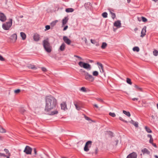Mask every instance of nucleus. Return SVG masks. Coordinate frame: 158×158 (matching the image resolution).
<instances>
[{
  "label": "nucleus",
  "mask_w": 158,
  "mask_h": 158,
  "mask_svg": "<svg viewBox=\"0 0 158 158\" xmlns=\"http://www.w3.org/2000/svg\"><path fill=\"white\" fill-rule=\"evenodd\" d=\"M57 104V101L54 97L51 95L46 96L45 98V111L48 112L55 109Z\"/></svg>",
  "instance_id": "nucleus-1"
},
{
  "label": "nucleus",
  "mask_w": 158,
  "mask_h": 158,
  "mask_svg": "<svg viewBox=\"0 0 158 158\" xmlns=\"http://www.w3.org/2000/svg\"><path fill=\"white\" fill-rule=\"evenodd\" d=\"M43 46L45 51L48 53H50L52 50L50 44L48 42V39L44 40L43 42Z\"/></svg>",
  "instance_id": "nucleus-2"
},
{
  "label": "nucleus",
  "mask_w": 158,
  "mask_h": 158,
  "mask_svg": "<svg viewBox=\"0 0 158 158\" xmlns=\"http://www.w3.org/2000/svg\"><path fill=\"white\" fill-rule=\"evenodd\" d=\"M12 20L11 19H9V21L7 22L2 25V27L4 30H7L9 29L10 28L12 25Z\"/></svg>",
  "instance_id": "nucleus-3"
},
{
  "label": "nucleus",
  "mask_w": 158,
  "mask_h": 158,
  "mask_svg": "<svg viewBox=\"0 0 158 158\" xmlns=\"http://www.w3.org/2000/svg\"><path fill=\"white\" fill-rule=\"evenodd\" d=\"M78 64L81 67L90 70L91 69L90 65L87 63H85L82 61H80L78 63Z\"/></svg>",
  "instance_id": "nucleus-4"
},
{
  "label": "nucleus",
  "mask_w": 158,
  "mask_h": 158,
  "mask_svg": "<svg viewBox=\"0 0 158 158\" xmlns=\"http://www.w3.org/2000/svg\"><path fill=\"white\" fill-rule=\"evenodd\" d=\"M83 72L85 73L84 75L86 80L90 82H93L94 81V78L92 75H90L88 72L85 71H84Z\"/></svg>",
  "instance_id": "nucleus-5"
},
{
  "label": "nucleus",
  "mask_w": 158,
  "mask_h": 158,
  "mask_svg": "<svg viewBox=\"0 0 158 158\" xmlns=\"http://www.w3.org/2000/svg\"><path fill=\"white\" fill-rule=\"evenodd\" d=\"M32 150V148L28 146H26L23 151L27 155L31 154Z\"/></svg>",
  "instance_id": "nucleus-6"
},
{
  "label": "nucleus",
  "mask_w": 158,
  "mask_h": 158,
  "mask_svg": "<svg viewBox=\"0 0 158 158\" xmlns=\"http://www.w3.org/2000/svg\"><path fill=\"white\" fill-rule=\"evenodd\" d=\"M11 42L14 43L16 42L17 39V35L16 33H15L12 35L10 38Z\"/></svg>",
  "instance_id": "nucleus-7"
},
{
  "label": "nucleus",
  "mask_w": 158,
  "mask_h": 158,
  "mask_svg": "<svg viewBox=\"0 0 158 158\" xmlns=\"http://www.w3.org/2000/svg\"><path fill=\"white\" fill-rule=\"evenodd\" d=\"M137 154L134 152L130 154L127 157V158H137Z\"/></svg>",
  "instance_id": "nucleus-8"
},
{
  "label": "nucleus",
  "mask_w": 158,
  "mask_h": 158,
  "mask_svg": "<svg viewBox=\"0 0 158 158\" xmlns=\"http://www.w3.org/2000/svg\"><path fill=\"white\" fill-rule=\"evenodd\" d=\"M63 40L67 44L70 45L71 43V40L68 38L66 36H64L63 37Z\"/></svg>",
  "instance_id": "nucleus-9"
},
{
  "label": "nucleus",
  "mask_w": 158,
  "mask_h": 158,
  "mask_svg": "<svg viewBox=\"0 0 158 158\" xmlns=\"http://www.w3.org/2000/svg\"><path fill=\"white\" fill-rule=\"evenodd\" d=\"M6 17L2 13L0 12V20L2 22H4L6 20Z\"/></svg>",
  "instance_id": "nucleus-10"
},
{
  "label": "nucleus",
  "mask_w": 158,
  "mask_h": 158,
  "mask_svg": "<svg viewBox=\"0 0 158 158\" xmlns=\"http://www.w3.org/2000/svg\"><path fill=\"white\" fill-rule=\"evenodd\" d=\"M146 26H144L143 29H142L141 32V35H140V37H144L146 35Z\"/></svg>",
  "instance_id": "nucleus-11"
},
{
  "label": "nucleus",
  "mask_w": 158,
  "mask_h": 158,
  "mask_svg": "<svg viewBox=\"0 0 158 158\" xmlns=\"http://www.w3.org/2000/svg\"><path fill=\"white\" fill-rule=\"evenodd\" d=\"M141 152L143 155H149L150 154V152L146 148H144L141 150Z\"/></svg>",
  "instance_id": "nucleus-12"
},
{
  "label": "nucleus",
  "mask_w": 158,
  "mask_h": 158,
  "mask_svg": "<svg viewBox=\"0 0 158 158\" xmlns=\"http://www.w3.org/2000/svg\"><path fill=\"white\" fill-rule=\"evenodd\" d=\"M33 38L35 41H38L40 40V35L37 33H35L34 35Z\"/></svg>",
  "instance_id": "nucleus-13"
},
{
  "label": "nucleus",
  "mask_w": 158,
  "mask_h": 158,
  "mask_svg": "<svg viewBox=\"0 0 158 158\" xmlns=\"http://www.w3.org/2000/svg\"><path fill=\"white\" fill-rule=\"evenodd\" d=\"M61 109L63 110H65L67 109V105L65 102H63L60 104Z\"/></svg>",
  "instance_id": "nucleus-14"
},
{
  "label": "nucleus",
  "mask_w": 158,
  "mask_h": 158,
  "mask_svg": "<svg viewBox=\"0 0 158 158\" xmlns=\"http://www.w3.org/2000/svg\"><path fill=\"white\" fill-rule=\"evenodd\" d=\"M114 26L117 27L118 28L121 27V23L120 21L119 20H118L115 21L114 23Z\"/></svg>",
  "instance_id": "nucleus-15"
},
{
  "label": "nucleus",
  "mask_w": 158,
  "mask_h": 158,
  "mask_svg": "<svg viewBox=\"0 0 158 158\" xmlns=\"http://www.w3.org/2000/svg\"><path fill=\"white\" fill-rule=\"evenodd\" d=\"M130 123L133 124L135 127H138V123L137 122H135L133 120H131L130 121Z\"/></svg>",
  "instance_id": "nucleus-16"
},
{
  "label": "nucleus",
  "mask_w": 158,
  "mask_h": 158,
  "mask_svg": "<svg viewBox=\"0 0 158 158\" xmlns=\"http://www.w3.org/2000/svg\"><path fill=\"white\" fill-rule=\"evenodd\" d=\"M68 20V18L67 17H65L62 20V26L64 25L67 22Z\"/></svg>",
  "instance_id": "nucleus-17"
},
{
  "label": "nucleus",
  "mask_w": 158,
  "mask_h": 158,
  "mask_svg": "<svg viewBox=\"0 0 158 158\" xmlns=\"http://www.w3.org/2000/svg\"><path fill=\"white\" fill-rule=\"evenodd\" d=\"M97 64L99 66V69H101V70H102V73H104V71L103 69V66L102 64L101 63L98 62L97 63Z\"/></svg>",
  "instance_id": "nucleus-18"
},
{
  "label": "nucleus",
  "mask_w": 158,
  "mask_h": 158,
  "mask_svg": "<svg viewBox=\"0 0 158 158\" xmlns=\"http://www.w3.org/2000/svg\"><path fill=\"white\" fill-rule=\"evenodd\" d=\"M27 67L29 69H37V68L35 65L31 64H30L28 65Z\"/></svg>",
  "instance_id": "nucleus-19"
},
{
  "label": "nucleus",
  "mask_w": 158,
  "mask_h": 158,
  "mask_svg": "<svg viewBox=\"0 0 158 158\" xmlns=\"http://www.w3.org/2000/svg\"><path fill=\"white\" fill-rule=\"evenodd\" d=\"M65 45L64 43H63L60 48V49L62 51H64L65 48Z\"/></svg>",
  "instance_id": "nucleus-20"
},
{
  "label": "nucleus",
  "mask_w": 158,
  "mask_h": 158,
  "mask_svg": "<svg viewBox=\"0 0 158 158\" xmlns=\"http://www.w3.org/2000/svg\"><path fill=\"white\" fill-rule=\"evenodd\" d=\"M108 10L109 11V12H110V14L111 15L112 18L113 19H114L116 17V15H115V14L114 13L112 12L111 11V10H110V9H109Z\"/></svg>",
  "instance_id": "nucleus-21"
},
{
  "label": "nucleus",
  "mask_w": 158,
  "mask_h": 158,
  "mask_svg": "<svg viewBox=\"0 0 158 158\" xmlns=\"http://www.w3.org/2000/svg\"><path fill=\"white\" fill-rule=\"evenodd\" d=\"M20 35L23 40H24L26 39V36L25 33L23 32H20Z\"/></svg>",
  "instance_id": "nucleus-22"
},
{
  "label": "nucleus",
  "mask_w": 158,
  "mask_h": 158,
  "mask_svg": "<svg viewBox=\"0 0 158 158\" xmlns=\"http://www.w3.org/2000/svg\"><path fill=\"white\" fill-rule=\"evenodd\" d=\"M92 142L91 141H88L86 142L85 144V146L87 147H90L92 145Z\"/></svg>",
  "instance_id": "nucleus-23"
},
{
  "label": "nucleus",
  "mask_w": 158,
  "mask_h": 158,
  "mask_svg": "<svg viewBox=\"0 0 158 158\" xmlns=\"http://www.w3.org/2000/svg\"><path fill=\"white\" fill-rule=\"evenodd\" d=\"M74 11V9L72 8H68L66 9L65 11L67 13L72 12Z\"/></svg>",
  "instance_id": "nucleus-24"
},
{
  "label": "nucleus",
  "mask_w": 158,
  "mask_h": 158,
  "mask_svg": "<svg viewBox=\"0 0 158 158\" xmlns=\"http://www.w3.org/2000/svg\"><path fill=\"white\" fill-rule=\"evenodd\" d=\"M123 113L124 114L126 115L128 117H130L131 116V114L128 111H127L125 110H123Z\"/></svg>",
  "instance_id": "nucleus-25"
},
{
  "label": "nucleus",
  "mask_w": 158,
  "mask_h": 158,
  "mask_svg": "<svg viewBox=\"0 0 158 158\" xmlns=\"http://www.w3.org/2000/svg\"><path fill=\"white\" fill-rule=\"evenodd\" d=\"M77 102H74V104L75 106L76 109L78 110H79L81 109V107L80 106H78L77 104Z\"/></svg>",
  "instance_id": "nucleus-26"
},
{
  "label": "nucleus",
  "mask_w": 158,
  "mask_h": 158,
  "mask_svg": "<svg viewBox=\"0 0 158 158\" xmlns=\"http://www.w3.org/2000/svg\"><path fill=\"white\" fill-rule=\"evenodd\" d=\"M145 129L148 133H151L152 132L151 130L147 126H145Z\"/></svg>",
  "instance_id": "nucleus-27"
},
{
  "label": "nucleus",
  "mask_w": 158,
  "mask_h": 158,
  "mask_svg": "<svg viewBox=\"0 0 158 158\" xmlns=\"http://www.w3.org/2000/svg\"><path fill=\"white\" fill-rule=\"evenodd\" d=\"M135 87V88L137 90H139L140 91H142V89L141 88L139 87L138 85H135L134 86Z\"/></svg>",
  "instance_id": "nucleus-28"
},
{
  "label": "nucleus",
  "mask_w": 158,
  "mask_h": 158,
  "mask_svg": "<svg viewBox=\"0 0 158 158\" xmlns=\"http://www.w3.org/2000/svg\"><path fill=\"white\" fill-rule=\"evenodd\" d=\"M6 132V130L2 127H0V132L2 133H5Z\"/></svg>",
  "instance_id": "nucleus-29"
},
{
  "label": "nucleus",
  "mask_w": 158,
  "mask_h": 158,
  "mask_svg": "<svg viewBox=\"0 0 158 158\" xmlns=\"http://www.w3.org/2000/svg\"><path fill=\"white\" fill-rule=\"evenodd\" d=\"M133 50L134 51L138 52L139 51V49L138 47H135L133 48Z\"/></svg>",
  "instance_id": "nucleus-30"
},
{
  "label": "nucleus",
  "mask_w": 158,
  "mask_h": 158,
  "mask_svg": "<svg viewBox=\"0 0 158 158\" xmlns=\"http://www.w3.org/2000/svg\"><path fill=\"white\" fill-rule=\"evenodd\" d=\"M107 44L105 42H103L102 43V45L101 46V48L103 49H105L106 47L107 46Z\"/></svg>",
  "instance_id": "nucleus-31"
},
{
  "label": "nucleus",
  "mask_w": 158,
  "mask_h": 158,
  "mask_svg": "<svg viewBox=\"0 0 158 158\" xmlns=\"http://www.w3.org/2000/svg\"><path fill=\"white\" fill-rule=\"evenodd\" d=\"M20 112L22 114H24V113L26 112V111L23 108H21L20 110Z\"/></svg>",
  "instance_id": "nucleus-32"
},
{
  "label": "nucleus",
  "mask_w": 158,
  "mask_h": 158,
  "mask_svg": "<svg viewBox=\"0 0 158 158\" xmlns=\"http://www.w3.org/2000/svg\"><path fill=\"white\" fill-rule=\"evenodd\" d=\"M58 113V112L57 110H55L51 112L49 114L50 115H54L57 114Z\"/></svg>",
  "instance_id": "nucleus-33"
},
{
  "label": "nucleus",
  "mask_w": 158,
  "mask_h": 158,
  "mask_svg": "<svg viewBox=\"0 0 158 158\" xmlns=\"http://www.w3.org/2000/svg\"><path fill=\"white\" fill-rule=\"evenodd\" d=\"M57 21L56 20L55 21H53L51 23V25L52 27H53L55 26L57 22Z\"/></svg>",
  "instance_id": "nucleus-34"
},
{
  "label": "nucleus",
  "mask_w": 158,
  "mask_h": 158,
  "mask_svg": "<svg viewBox=\"0 0 158 158\" xmlns=\"http://www.w3.org/2000/svg\"><path fill=\"white\" fill-rule=\"evenodd\" d=\"M127 83L129 84L130 85H131L132 84V83L131 82V79L128 78H127Z\"/></svg>",
  "instance_id": "nucleus-35"
},
{
  "label": "nucleus",
  "mask_w": 158,
  "mask_h": 158,
  "mask_svg": "<svg viewBox=\"0 0 158 158\" xmlns=\"http://www.w3.org/2000/svg\"><path fill=\"white\" fill-rule=\"evenodd\" d=\"M108 14L107 12H105L102 14V16L104 18H106L107 17Z\"/></svg>",
  "instance_id": "nucleus-36"
},
{
  "label": "nucleus",
  "mask_w": 158,
  "mask_h": 158,
  "mask_svg": "<svg viewBox=\"0 0 158 158\" xmlns=\"http://www.w3.org/2000/svg\"><path fill=\"white\" fill-rule=\"evenodd\" d=\"M93 75L95 76H97L98 75V73L97 71H94L93 73Z\"/></svg>",
  "instance_id": "nucleus-37"
},
{
  "label": "nucleus",
  "mask_w": 158,
  "mask_h": 158,
  "mask_svg": "<svg viewBox=\"0 0 158 158\" xmlns=\"http://www.w3.org/2000/svg\"><path fill=\"white\" fill-rule=\"evenodd\" d=\"M109 114L110 116L113 117H115L116 116V115L114 113L110 112Z\"/></svg>",
  "instance_id": "nucleus-38"
},
{
  "label": "nucleus",
  "mask_w": 158,
  "mask_h": 158,
  "mask_svg": "<svg viewBox=\"0 0 158 158\" xmlns=\"http://www.w3.org/2000/svg\"><path fill=\"white\" fill-rule=\"evenodd\" d=\"M89 147H87V146H86L85 145L84 147V150L85 152H88L89 150Z\"/></svg>",
  "instance_id": "nucleus-39"
},
{
  "label": "nucleus",
  "mask_w": 158,
  "mask_h": 158,
  "mask_svg": "<svg viewBox=\"0 0 158 158\" xmlns=\"http://www.w3.org/2000/svg\"><path fill=\"white\" fill-rule=\"evenodd\" d=\"M4 151L6 152L7 155H9L10 154L8 150L7 149L5 148L4 149Z\"/></svg>",
  "instance_id": "nucleus-40"
},
{
  "label": "nucleus",
  "mask_w": 158,
  "mask_h": 158,
  "mask_svg": "<svg viewBox=\"0 0 158 158\" xmlns=\"http://www.w3.org/2000/svg\"><path fill=\"white\" fill-rule=\"evenodd\" d=\"M80 90L84 92H86L87 91L86 88L85 87H82L80 89Z\"/></svg>",
  "instance_id": "nucleus-41"
},
{
  "label": "nucleus",
  "mask_w": 158,
  "mask_h": 158,
  "mask_svg": "<svg viewBox=\"0 0 158 158\" xmlns=\"http://www.w3.org/2000/svg\"><path fill=\"white\" fill-rule=\"evenodd\" d=\"M20 89H18L14 90V93L16 94H18L20 92Z\"/></svg>",
  "instance_id": "nucleus-42"
},
{
  "label": "nucleus",
  "mask_w": 158,
  "mask_h": 158,
  "mask_svg": "<svg viewBox=\"0 0 158 158\" xmlns=\"http://www.w3.org/2000/svg\"><path fill=\"white\" fill-rule=\"evenodd\" d=\"M153 54L154 56H157L158 55V51L156 50H155L153 51Z\"/></svg>",
  "instance_id": "nucleus-43"
},
{
  "label": "nucleus",
  "mask_w": 158,
  "mask_h": 158,
  "mask_svg": "<svg viewBox=\"0 0 158 158\" xmlns=\"http://www.w3.org/2000/svg\"><path fill=\"white\" fill-rule=\"evenodd\" d=\"M119 120H120L123 121L124 122H125V123H127V121L125 120L124 119H123V118L122 117H119Z\"/></svg>",
  "instance_id": "nucleus-44"
},
{
  "label": "nucleus",
  "mask_w": 158,
  "mask_h": 158,
  "mask_svg": "<svg viewBox=\"0 0 158 158\" xmlns=\"http://www.w3.org/2000/svg\"><path fill=\"white\" fill-rule=\"evenodd\" d=\"M142 21L143 22H146L147 21V19L144 17H142Z\"/></svg>",
  "instance_id": "nucleus-45"
},
{
  "label": "nucleus",
  "mask_w": 158,
  "mask_h": 158,
  "mask_svg": "<svg viewBox=\"0 0 158 158\" xmlns=\"http://www.w3.org/2000/svg\"><path fill=\"white\" fill-rule=\"evenodd\" d=\"M90 41L92 44H95L96 43V42L95 41V40H93L92 39H91L90 40Z\"/></svg>",
  "instance_id": "nucleus-46"
},
{
  "label": "nucleus",
  "mask_w": 158,
  "mask_h": 158,
  "mask_svg": "<svg viewBox=\"0 0 158 158\" xmlns=\"http://www.w3.org/2000/svg\"><path fill=\"white\" fill-rule=\"evenodd\" d=\"M0 60L2 61H4L5 60V59L0 55Z\"/></svg>",
  "instance_id": "nucleus-47"
},
{
  "label": "nucleus",
  "mask_w": 158,
  "mask_h": 158,
  "mask_svg": "<svg viewBox=\"0 0 158 158\" xmlns=\"http://www.w3.org/2000/svg\"><path fill=\"white\" fill-rule=\"evenodd\" d=\"M89 5L88 4V3H87V4H86L85 3V7L86 8V9H87H87H89V8L88 6V5Z\"/></svg>",
  "instance_id": "nucleus-48"
},
{
  "label": "nucleus",
  "mask_w": 158,
  "mask_h": 158,
  "mask_svg": "<svg viewBox=\"0 0 158 158\" xmlns=\"http://www.w3.org/2000/svg\"><path fill=\"white\" fill-rule=\"evenodd\" d=\"M46 30H48L50 28V26L49 25H46L45 26Z\"/></svg>",
  "instance_id": "nucleus-49"
},
{
  "label": "nucleus",
  "mask_w": 158,
  "mask_h": 158,
  "mask_svg": "<svg viewBox=\"0 0 158 158\" xmlns=\"http://www.w3.org/2000/svg\"><path fill=\"white\" fill-rule=\"evenodd\" d=\"M74 57L77 58H79L80 60H82V59L81 57H80L79 56H77L76 55H74Z\"/></svg>",
  "instance_id": "nucleus-50"
},
{
  "label": "nucleus",
  "mask_w": 158,
  "mask_h": 158,
  "mask_svg": "<svg viewBox=\"0 0 158 158\" xmlns=\"http://www.w3.org/2000/svg\"><path fill=\"white\" fill-rule=\"evenodd\" d=\"M153 139L152 138L150 139L149 141V142L151 144V143H153Z\"/></svg>",
  "instance_id": "nucleus-51"
},
{
  "label": "nucleus",
  "mask_w": 158,
  "mask_h": 158,
  "mask_svg": "<svg viewBox=\"0 0 158 158\" xmlns=\"http://www.w3.org/2000/svg\"><path fill=\"white\" fill-rule=\"evenodd\" d=\"M41 69L42 71L44 72H46L47 71V69H46L45 67H42Z\"/></svg>",
  "instance_id": "nucleus-52"
},
{
  "label": "nucleus",
  "mask_w": 158,
  "mask_h": 158,
  "mask_svg": "<svg viewBox=\"0 0 158 158\" xmlns=\"http://www.w3.org/2000/svg\"><path fill=\"white\" fill-rule=\"evenodd\" d=\"M33 152H34V153L35 154V155H36L37 154L36 149L35 148H34L33 149Z\"/></svg>",
  "instance_id": "nucleus-53"
},
{
  "label": "nucleus",
  "mask_w": 158,
  "mask_h": 158,
  "mask_svg": "<svg viewBox=\"0 0 158 158\" xmlns=\"http://www.w3.org/2000/svg\"><path fill=\"white\" fill-rule=\"evenodd\" d=\"M96 99L97 101H98L101 102H103V100L100 98H96Z\"/></svg>",
  "instance_id": "nucleus-54"
},
{
  "label": "nucleus",
  "mask_w": 158,
  "mask_h": 158,
  "mask_svg": "<svg viewBox=\"0 0 158 158\" xmlns=\"http://www.w3.org/2000/svg\"><path fill=\"white\" fill-rule=\"evenodd\" d=\"M68 28V26H65L64 28L63 29V30L64 31L65 30H66Z\"/></svg>",
  "instance_id": "nucleus-55"
},
{
  "label": "nucleus",
  "mask_w": 158,
  "mask_h": 158,
  "mask_svg": "<svg viewBox=\"0 0 158 158\" xmlns=\"http://www.w3.org/2000/svg\"><path fill=\"white\" fill-rule=\"evenodd\" d=\"M147 137L148 138H149L150 139L152 138V135L150 134H148L147 135Z\"/></svg>",
  "instance_id": "nucleus-56"
},
{
  "label": "nucleus",
  "mask_w": 158,
  "mask_h": 158,
  "mask_svg": "<svg viewBox=\"0 0 158 158\" xmlns=\"http://www.w3.org/2000/svg\"><path fill=\"white\" fill-rule=\"evenodd\" d=\"M139 99L138 98H134L132 99V100L133 101H135L136 100L137 101Z\"/></svg>",
  "instance_id": "nucleus-57"
},
{
  "label": "nucleus",
  "mask_w": 158,
  "mask_h": 158,
  "mask_svg": "<svg viewBox=\"0 0 158 158\" xmlns=\"http://www.w3.org/2000/svg\"><path fill=\"white\" fill-rule=\"evenodd\" d=\"M151 144H152V145L154 147H155L156 148H157V146L155 143H152Z\"/></svg>",
  "instance_id": "nucleus-58"
},
{
  "label": "nucleus",
  "mask_w": 158,
  "mask_h": 158,
  "mask_svg": "<svg viewBox=\"0 0 158 158\" xmlns=\"http://www.w3.org/2000/svg\"><path fill=\"white\" fill-rule=\"evenodd\" d=\"M85 119L87 120H90V118L88 117L85 116Z\"/></svg>",
  "instance_id": "nucleus-59"
},
{
  "label": "nucleus",
  "mask_w": 158,
  "mask_h": 158,
  "mask_svg": "<svg viewBox=\"0 0 158 158\" xmlns=\"http://www.w3.org/2000/svg\"><path fill=\"white\" fill-rule=\"evenodd\" d=\"M98 152V148H96L95 149V153L97 154Z\"/></svg>",
  "instance_id": "nucleus-60"
},
{
  "label": "nucleus",
  "mask_w": 158,
  "mask_h": 158,
  "mask_svg": "<svg viewBox=\"0 0 158 158\" xmlns=\"http://www.w3.org/2000/svg\"><path fill=\"white\" fill-rule=\"evenodd\" d=\"M0 154L2 155V156L4 157H6V155L4 153H2V154Z\"/></svg>",
  "instance_id": "nucleus-61"
},
{
  "label": "nucleus",
  "mask_w": 158,
  "mask_h": 158,
  "mask_svg": "<svg viewBox=\"0 0 158 158\" xmlns=\"http://www.w3.org/2000/svg\"><path fill=\"white\" fill-rule=\"evenodd\" d=\"M115 142H116V146L117 145V144H118V140H115Z\"/></svg>",
  "instance_id": "nucleus-62"
},
{
  "label": "nucleus",
  "mask_w": 158,
  "mask_h": 158,
  "mask_svg": "<svg viewBox=\"0 0 158 158\" xmlns=\"http://www.w3.org/2000/svg\"><path fill=\"white\" fill-rule=\"evenodd\" d=\"M10 154L9 155H7V156H6V158H10Z\"/></svg>",
  "instance_id": "nucleus-63"
},
{
  "label": "nucleus",
  "mask_w": 158,
  "mask_h": 158,
  "mask_svg": "<svg viewBox=\"0 0 158 158\" xmlns=\"http://www.w3.org/2000/svg\"><path fill=\"white\" fill-rule=\"evenodd\" d=\"M94 106L96 108H98V107L97 104H94Z\"/></svg>",
  "instance_id": "nucleus-64"
}]
</instances>
